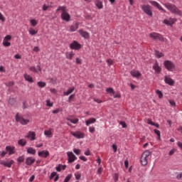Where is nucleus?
I'll return each instance as SVG.
<instances>
[{"label": "nucleus", "instance_id": "1", "mask_svg": "<svg viewBox=\"0 0 182 182\" xmlns=\"http://www.w3.org/2000/svg\"><path fill=\"white\" fill-rule=\"evenodd\" d=\"M164 6L167 9L168 11H170L172 14H175L176 15H179V16H181L182 12L176 6V5L172 4L171 3H166L164 4Z\"/></svg>", "mask_w": 182, "mask_h": 182}, {"label": "nucleus", "instance_id": "2", "mask_svg": "<svg viewBox=\"0 0 182 182\" xmlns=\"http://www.w3.org/2000/svg\"><path fill=\"white\" fill-rule=\"evenodd\" d=\"M59 11H61V19L63 21H65V22H69L70 21V14L66 11V7L65 6H59L57 9V12H59Z\"/></svg>", "mask_w": 182, "mask_h": 182}, {"label": "nucleus", "instance_id": "3", "mask_svg": "<svg viewBox=\"0 0 182 182\" xmlns=\"http://www.w3.org/2000/svg\"><path fill=\"white\" fill-rule=\"evenodd\" d=\"M149 160H150V151H146L142 154V156L141 157V165L147 166Z\"/></svg>", "mask_w": 182, "mask_h": 182}, {"label": "nucleus", "instance_id": "4", "mask_svg": "<svg viewBox=\"0 0 182 182\" xmlns=\"http://www.w3.org/2000/svg\"><path fill=\"white\" fill-rule=\"evenodd\" d=\"M141 9L146 15H148V16H153V7H151V6L149 4H144L141 6Z\"/></svg>", "mask_w": 182, "mask_h": 182}, {"label": "nucleus", "instance_id": "5", "mask_svg": "<svg viewBox=\"0 0 182 182\" xmlns=\"http://www.w3.org/2000/svg\"><path fill=\"white\" fill-rule=\"evenodd\" d=\"M164 65L166 69H167V70H169V72H174V70H176V65H174V63H173V62L170 60H166Z\"/></svg>", "mask_w": 182, "mask_h": 182}, {"label": "nucleus", "instance_id": "6", "mask_svg": "<svg viewBox=\"0 0 182 182\" xmlns=\"http://www.w3.org/2000/svg\"><path fill=\"white\" fill-rule=\"evenodd\" d=\"M16 122L21 123V124H23V126H25L29 123V120L23 119V117L19 115V113H17L16 115Z\"/></svg>", "mask_w": 182, "mask_h": 182}, {"label": "nucleus", "instance_id": "7", "mask_svg": "<svg viewBox=\"0 0 182 182\" xmlns=\"http://www.w3.org/2000/svg\"><path fill=\"white\" fill-rule=\"evenodd\" d=\"M149 36L150 38H151V39H154V41H164V38H163V36L157 33H151L149 34Z\"/></svg>", "mask_w": 182, "mask_h": 182}, {"label": "nucleus", "instance_id": "8", "mask_svg": "<svg viewBox=\"0 0 182 182\" xmlns=\"http://www.w3.org/2000/svg\"><path fill=\"white\" fill-rule=\"evenodd\" d=\"M70 134H72L73 137H75V139H85V133L80 131H76L75 132H71Z\"/></svg>", "mask_w": 182, "mask_h": 182}, {"label": "nucleus", "instance_id": "9", "mask_svg": "<svg viewBox=\"0 0 182 182\" xmlns=\"http://www.w3.org/2000/svg\"><path fill=\"white\" fill-rule=\"evenodd\" d=\"M70 48L74 50H79V49L82 48V45L78 43L77 41H74L72 43L70 44Z\"/></svg>", "mask_w": 182, "mask_h": 182}, {"label": "nucleus", "instance_id": "10", "mask_svg": "<svg viewBox=\"0 0 182 182\" xmlns=\"http://www.w3.org/2000/svg\"><path fill=\"white\" fill-rule=\"evenodd\" d=\"M67 156L68 157V163H73V161H75V160H77V157L75 156L73 152L68 151L67 153Z\"/></svg>", "mask_w": 182, "mask_h": 182}, {"label": "nucleus", "instance_id": "11", "mask_svg": "<svg viewBox=\"0 0 182 182\" xmlns=\"http://www.w3.org/2000/svg\"><path fill=\"white\" fill-rule=\"evenodd\" d=\"M149 4L152 5L153 6H155V8H157L159 11H162V12L166 13V10L161 7L160 4H159L157 1H149Z\"/></svg>", "mask_w": 182, "mask_h": 182}, {"label": "nucleus", "instance_id": "12", "mask_svg": "<svg viewBox=\"0 0 182 182\" xmlns=\"http://www.w3.org/2000/svg\"><path fill=\"white\" fill-rule=\"evenodd\" d=\"M176 21L177 19L176 18L165 19L164 20V23H165V25H167L168 26H173Z\"/></svg>", "mask_w": 182, "mask_h": 182}, {"label": "nucleus", "instance_id": "13", "mask_svg": "<svg viewBox=\"0 0 182 182\" xmlns=\"http://www.w3.org/2000/svg\"><path fill=\"white\" fill-rule=\"evenodd\" d=\"M25 137L26 139H30L31 141L36 140V134L35 132H29Z\"/></svg>", "mask_w": 182, "mask_h": 182}, {"label": "nucleus", "instance_id": "14", "mask_svg": "<svg viewBox=\"0 0 182 182\" xmlns=\"http://www.w3.org/2000/svg\"><path fill=\"white\" fill-rule=\"evenodd\" d=\"M164 82L167 83V85H169V86L174 85V80H173V79H171L170 77L165 76Z\"/></svg>", "mask_w": 182, "mask_h": 182}, {"label": "nucleus", "instance_id": "15", "mask_svg": "<svg viewBox=\"0 0 182 182\" xmlns=\"http://www.w3.org/2000/svg\"><path fill=\"white\" fill-rule=\"evenodd\" d=\"M6 151H9V156L15 154V146H7L6 147Z\"/></svg>", "mask_w": 182, "mask_h": 182}, {"label": "nucleus", "instance_id": "16", "mask_svg": "<svg viewBox=\"0 0 182 182\" xmlns=\"http://www.w3.org/2000/svg\"><path fill=\"white\" fill-rule=\"evenodd\" d=\"M130 74L133 76V77L139 78L141 76V73L139 72V70H133L131 71Z\"/></svg>", "mask_w": 182, "mask_h": 182}, {"label": "nucleus", "instance_id": "17", "mask_svg": "<svg viewBox=\"0 0 182 182\" xmlns=\"http://www.w3.org/2000/svg\"><path fill=\"white\" fill-rule=\"evenodd\" d=\"M77 29H79V23H75L70 26V32H75Z\"/></svg>", "mask_w": 182, "mask_h": 182}, {"label": "nucleus", "instance_id": "18", "mask_svg": "<svg viewBox=\"0 0 182 182\" xmlns=\"http://www.w3.org/2000/svg\"><path fill=\"white\" fill-rule=\"evenodd\" d=\"M37 68H38V70L34 66L30 67L29 70H31V72H33L34 73H38V72H42V69L41 68V65H38L37 66Z\"/></svg>", "mask_w": 182, "mask_h": 182}, {"label": "nucleus", "instance_id": "19", "mask_svg": "<svg viewBox=\"0 0 182 182\" xmlns=\"http://www.w3.org/2000/svg\"><path fill=\"white\" fill-rule=\"evenodd\" d=\"M36 159L32 158V157H28L26 159V164H27V166H32V164H33V163H35Z\"/></svg>", "mask_w": 182, "mask_h": 182}, {"label": "nucleus", "instance_id": "20", "mask_svg": "<svg viewBox=\"0 0 182 182\" xmlns=\"http://www.w3.org/2000/svg\"><path fill=\"white\" fill-rule=\"evenodd\" d=\"M39 157H43L44 159H46V157H48L49 152L48 151H42L38 152Z\"/></svg>", "mask_w": 182, "mask_h": 182}, {"label": "nucleus", "instance_id": "21", "mask_svg": "<svg viewBox=\"0 0 182 182\" xmlns=\"http://www.w3.org/2000/svg\"><path fill=\"white\" fill-rule=\"evenodd\" d=\"M78 33H80V35H81L82 38H85V39H87V38H89V33H87V31L79 30Z\"/></svg>", "mask_w": 182, "mask_h": 182}, {"label": "nucleus", "instance_id": "22", "mask_svg": "<svg viewBox=\"0 0 182 182\" xmlns=\"http://www.w3.org/2000/svg\"><path fill=\"white\" fill-rule=\"evenodd\" d=\"M23 77L26 82H28L29 83H33V78H32V76L28 74H24Z\"/></svg>", "mask_w": 182, "mask_h": 182}, {"label": "nucleus", "instance_id": "23", "mask_svg": "<svg viewBox=\"0 0 182 182\" xmlns=\"http://www.w3.org/2000/svg\"><path fill=\"white\" fill-rule=\"evenodd\" d=\"M75 92V87H70L68 90L63 92L64 96H69L71 93H73Z\"/></svg>", "mask_w": 182, "mask_h": 182}, {"label": "nucleus", "instance_id": "24", "mask_svg": "<svg viewBox=\"0 0 182 182\" xmlns=\"http://www.w3.org/2000/svg\"><path fill=\"white\" fill-rule=\"evenodd\" d=\"M75 55V53L73 51L68 52L65 53V58L67 59H70V60H72V58H73Z\"/></svg>", "mask_w": 182, "mask_h": 182}, {"label": "nucleus", "instance_id": "25", "mask_svg": "<svg viewBox=\"0 0 182 182\" xmlns=\"http://www.w3.org/2000/svg\"><path fill=\"white\" fill-rule=\"evenodd\" d=\"M93 123H96L95 118H90L88 120L85 122L86 126H89L90 124H93Z\"/></svg>", "mask_w": 182, "mask_h": 182}, {"label": "nucleus", "instance_id": "26", "mask_svg": "<svg viewBox=\"0 0 182 182\" xmlns=\"http://www.w3.org/2000/svg\"><path fill=\"white\" fill-rule=\"evenodd\" d=\"M44 134L45 136H46V137H48L49 139H50V137H53V134H52V129L44 131Z\"/></svg>", "mask_w": 182, "mask_h": 182}, {"label": "nucleus", "instance_id": "27", "mask_svg": "<svg viewBox=\"0 0 182 182\" xmlns=\"http://www.w3.org/2000/svg\"><path fill=\"white\" fill-rule=\"evenodd\" d=\"M1 164H3V166H4L5 167H9V168H10V167L12 166V164H14V161L11 160L8 162H2Z\"/></svg>", "mask_w": 182, "mask_h": 182}, {"label": "nucleus", "instance_id": "28", "mask_svg": "<svg viewBox=\"0 0 182 182\" xmlns=\"http://www.w3.org/2000/svg\"><path fill=\"white\" fill-rule=\"evenodd\" d=\"M153 69L157 73H160L161 68H160V66H159V63H155L153 66Z\"/></svg>", "mask_w": 182, "mask_h": 182}, {"label": "nucleus", "instance_id": "29", "mask_svg": "<svg viewBox=\"0 0 182 182\" xmlns=\"http://www.w3.org/2000/svg\"><path fill=\"white\" fill-rule=\"evenodd\" d=\"M27 153L28 154L35 155V154H36V150H35V149H33L32 147H29V148L27 149Z\"/></svg>", "mask_w": 182, "mask_h": 182}, {"label": "nucleus", "instance_id": "30", "mask_svg": "<svg viewBox=\"0 0 182 182\" xmlns=\"http://www.w3.org/2000/svg\"><path fill=\"white\" fill-rule=\"evenodd\" d=\"M95 5L98 9H102L103 8V3L100 1V0H97L95 1Z\"/></svg>", "mask_w": 182, "mask_h": 182}, {"label": "nucleus", "instance_id": "31", "mask_svg": "<svg viewBox=\"0 0 182 182\" xmlns=\"http://www.w3.org/2000/svg\"><path fill=\"white\" fill-rule=\"evenodd\" d=\"M18 144H19V146H22L23 147V146L26 145V140L24 139H21L18 140Z\"/></svg>", "mask_w": 182, "mask_h": 182}, {"label": "nucleus", "instance_id": "32", "mask_svg": "<svg viewBox=\"0 0 182 182\" xmlns=\"http://www.w3.org/2000/svg\"><path fill=\"white\" fill-rule=\"evenodd\" d=\"M67 120H68L73 124H76L79 122V119H77V118H75V119L68 118Z\"/></svg>", "mask_w": 182, "mask_h": 182}, {"label": "nucleus", "instance_id": "33", "mask_svg": "<svg viewBox=\"0 0 182 182\" xmlns=\"http://www.w3.org/2000/svg\"><path fill=\"white\" fill-rule=\"evenodd\" d=\"M156 95H158V97H159V99H163L164 95H163V92L161 90H156Z\"/></svg>", "mask_w": 182, "mask_h": 182}, {"label": "nucleus", "instance_id": "34", "mask_svg": "<svg viewBox=\"0 0 182 182\" xmlns=\"http://www.w3.org/2000/svg\"><path fill=\"white\" fill-rule=\"evenodd\" d=\"M37 85L39 87H45L46 86V82L40 81L37 82Z\"/></svg>", "mask_w": 182, "mask_h": 182}, {"label": "nucleus", "instance_id": "35", "mask_svg": "<svg viewBox=\"0 0 182 182\" xmlns=\"http://www.w3.org/2000/svg\"><path fill=\"white\" fill-rule=\"evenodd\" d=\"M155 55L156 56H157L159 58H163V56H164V54H163V53L160 52V51H155Z\"/></svg>", "mask_w": 182, "mask_h": 182}, {"label": "nucleus", "instance_id": "36", "mask_svg": "<svg viewBox=\"0 0 182 182\" xmlns=\"http://www.w3.org/2000/svg\"><path fill=\"white\" fill-rule=\"evenodd\" d=\"M17 161L18 163H23V161H25V157L23 156H19L18 159H17Z\"/></svg>", "mask_w": 182, "mask_h": 182}, {"label": "nucleus", "instance_id": "37", "mask_svg": "<svg viewBox=\"0 0 182 182\" xmlns=\"http://www.w3.org/2000/svg\"><path fill=\"white\" fill-rule=\"evenodd\" d=\"M30 23L32 25V26H36V25H38V21L35 19H31L30 21Z\"/></svg>", "mask_w": 182, "mask_h": 182}, {"label": "nucleus", "instance_id": "38", "mask_svg": "<svg viewBox=\"0 0 182 182\" xmlns=\"http://www.w3.org/2000/svg\"><path fill=\"white\" fill-rule=\"evenodd\" d=\"M106 92H107V93H111L112 95H114V90H113V88L112 87L107 88Z\"/></svg>", "mask_w": 182, "mask_h": 182}, {"label": "nucleus", "instance_id": "39", "mask_svg": "<svg viewBox=\"0 0 182 182\" xmlns=\"http://www.w3.org/2000/svg\"><path fill=\"white\" fill-rule=\"evenodd\" d=\"M28 32L30 35H36V33H38V31H35L33 28H30Z\"/></svg>", "mask_w": 182, "mask_h": 182}, {"label": "nucleus", "instance_id": "40", "mask_svg": "<svg viewBox=\"0 0 182 182\" xmlns=\"http://www.w3.org/2000/svg\"><path fill=\"white\" fill-rule=\"evenodd\" d=\"M154 133L156 134V136H158L159 140H160V139H161V133H160V131L158 130V129H154Z\"/></svg>", "mask_w": 182, "mask_h": 182}, {"label": "nucleus", "instance_id": "41", "mask_svg": "<svg viewBox=\"0 0 182 182\" xmlns=\"http://www.w3.org/2000/svg\"><path fill=\"white\" fill-rule=\"evenodd\" d=\"M46 106L48 107H52V106H53V103L50 102V100H46Z\"/></svg>", "mask_w": 182, "mask_h": 182}, {"label": "nucleus", "instance_id": "42", "mask_svg": "<svg viewBox=\"0 0 182 182\" xmlns=\"http://www.w3.org/2000/svg\"><path fill=\"white\" fill-rule=\"evenodd\" d=\"M80 149H73V152L77 154V156H79V154H80Z\"/></svg>", "mask_w": 182, "mask_h": 182}, {"label": "nucleus", "instance_id": "43", "mask_svg": "<svg viewBox=\"0 0 182 182\" xmlns=\"http://www.w3.org/2000/svg\"><path fill=\"white\" fill-rule=\"evenodd\" d=\"M96 131L95 127H89V132L90 133H95V132Z\"/></svg>", "mask_w": 182, "mask_h": 182}, {"label": "nucleus", "instance_id": "44", "mask_svg": "<svg viewBox=\"0 0 182 182\" xmlns=\"http://www.w3.org/2000/svg\"><path fill=\"white\" fill-rule=\"evenodd\" d=\"M3 45L4 46H11V43L9 41H6L5 40H4L3 41Z\"/></svg>", "mask_w": 182, "mask_h": 182}, {"label": "nucleus", "instance_id": "45", "mask_svg": "<svg viewBox=\"0 0 182 182\" xmlns=\"http://www.w3.org/2000/svg\"><path fill=\"white\" fill-rule=\"evenodd\" d=\"M70 178H72V175H68L65 178L64 181L69 182L70 181Z\"/></svg>", "mask_w": 182, "mask_h": 182}, {"label": "nucleus", "instance_id": "46", "mask_svg": "<svg viewBox=\"0 0 182 182\" xmlns=\"http://www.w3.org/2000/svg\"><path fill=\"white\" fill-rule=\"evenodd\" d=\"M176 178H177V180H182V172H181L176 175Z\"/></svg>", "mask_w": 182, "mask_h": 182}, {"label": "nucleus", "instance_id": "47", "mask_svg": "<svg viewBox=\"0 0 182 182\" xmlns=\"http://www.w3.org/2000/svg\"><path fill=\"white\" fill-rule=\"evenodd\" d=\"M119 124H121V126H122L123 129H126V127H127V125L126 124V122H120Z\"/></svg>", "mask_w": 182, "mask_h": 182}, {"label": "nucleus", "instance_id": "48", "mask_svg": "<svg viewBox=\"0 0 182 182\" xmlns=\"http://www.w3.org/2000/svg\"><path fill=\"white\" fill-rule=\"evenodd\" d=\"M57 171H62V164H59L57 167H55Z\"/></svg>", "mask_w": 182, "mask_h": 182}, {"label": "nucleus", "instance_id": "49", "mask_svg": "<svg viewBox=\"0 0 182 182\" xmlns=\"http://www.w3.org/2000/svg\"><path fill=\"white\" fill-rule=\"evenodd\" d=\"M0 21L2 22H5V17L2 15V13L0 12Z\"/></svg>", "mask_w": 182, "mask_h": 182}, {"label": "nucleus", "instance_id": "50", "mask_svg": "<svg viewBox=\"0 0 182 182\" xmlns=\"http://www.w3.org/2000/svg\"><path fill=\"white\" fill-rule=\"evenodd\" d=\"M12 39V37L9 35L6 36L5 38H4V41H11Z\"/></svg>", "mask_w": 182, "mask_h": 182}, {"label": "nucleus", "instance_id": "51", "mask_svg": "<svg viewBox=\"0 0 182 182\" xmlns=\"http://www.w3.org/2000/svg\"><path fill=\"white\" fill-rule=\"evenodd\" d=\"M169 105H171V106H176V102H174V100H169Z\"/></svg>", "mask_w": 182, "mask_h": 182}, {"label": "nucleus", "instance_id": "52", "mask_svg": "<svg viewBox=\"0 0 182 182\" xmlns=\"http://www.w3.org/2000/svg\"><path fill=\"white\" fill-rule=\"evenodd\" d=\"M75 176L76 180H80V177H82V175L80 173H77V174L75 173Z\"/></svg>", "mask_w": 182, "mask_h": 182}, {"label": "nucleus", "instance_id": "53", "mask_svg": "<svg viewBox=\"0 0 182 182\" xmlns=\"http://www.w3.org/2000/svg\"><path fill=\"white\" fill-rule=\"evenodd\" d=\"M93 100L95 101L96 103H102V102H103V101H102V100H100L99 98H94Z\"/></svg>", "mask_w": 182, "mask_h": 182}, {"label": "nucleus", "instance_id": "54", "mask_svg": "<svg viewBox=\"0 0 182 182\" xmlns=\"http://www.w3.org/2000/svg\"><path fill=\"white\" fill-rule=\"evenodd\" d=\"M107 63L108 64L109 66L113 65V60H112V59H108L107 60Z\"/></svg>", "mask_w": 182, "mask_h": 182}, {"label": "nucleus", "instance_id": "55", "mask_svg": "<svg viewBox=\"0 0 182 182\" xmlns=\"http://www.w3.org/2000/svg\"><path fill=\"white\" fill-rule=\"evenodd\" d=\"M80 160H82V161H87V159L83 156L79 157Z\"/></svg>", "mask_w": 182, "mask_h": 182}, {"label": "nucleus", "instance_id": "56", "mask_svg": "<svg viewBox=\"0 0 182 182\" xmlns=\"http://www.w3.org/2000/svg\"><path fill=\"white\" fill-rule=\"evenodd\" d=\"M49 9V6H46V4H44L43 6V11H48Z\"/></svg>", "mask_w": 182, "mask_h": 182}, {"label": "nucleus", "instance_id": "57", "mask_svg": "<svg viewBox=\"0 0 182 182\" xmlns=\"http://www.w3.org/2000/svg\"><path fill=\"white\" fill-rule=\"evenodd\" d=\"M148 124H151V126H154V122L151 121V119H147Z\"/></svg>", "mask_w": 182, "mask_h": 182}, {"label": "nucleus", "instance_id": "58", "mask_svg": "<svg viewBox=\"0 0 182 182\" xmlns=\"http://www.w3.org/2000/svg\"><path fill=\"white\" fill-rule=\"evenodd\" d=\"M73 97H75V94L71 95L68 97V102H69V103L71 102V100H72V99H73Z\"/></svg>", "mask_w": 182, "mask_h": 182}, {"label": "nucleus", "instance_id": "59", "mask_svg": "<svg viewBox=\"0 0 182 182\" xmlns=\"http://www.w3.org/2000/svg\"><path fill=\"white\" fill-rule=\"evenodd\" d=\"M112 149L114 150V153H116V151H117V146H116V144L112 145Z\"/></svg>", "mask_w": 182, "mask_h": 182}, {"label": "nucleus", "instance_id": "60", "mask_svg": "<svg viewBox=\"0 0 182 182\" xmlns=\"http://www.w3.org/2000/svg\"><path fill=\"white\" fill-rule=\"evenodd\" d=\"M116 97L120 98L122 97V95L117 92L116 95L114 94V98L116 99Z\"/></svg>", "mask_w": 182, "mask_h": 182}, {"label": "nucleus", "instance_id": "61", "mask_svg": "<svg viewBox=\"0 0 182 182\" xmlns=\"http://www.w3.org/2000/svg\"><path fill=\"white\" fill-rule=\"evenodd\" d=\"M15 59H21L22 56H21L19 54H16L14 55Z\"/></svg>", "mask_w": 182, "mask_h": 182}, {"label": "nucleus", "instance_id": "62", "mask_svg": "<svg viewBox=\"0 0 182 182\" xmlns=\"http://www.w3.org/2000/svg\"><path fill=\"white\" fill-rule=\"evenodd\" d=\"M55 176H56V172L51 173V174H50V178L51 179L53 178Z\"/></svg>", "mask_w": 182, "mask_h": 182}, {"label": "nucleus", "instance_id": "63", "mask_svg": "<svg viewBox=\"0 0 182 182\" xmlns=\"http://www.w3.org/2000/svg\"><path fill=\"white\" fill-rule=\"evenodd\" d=\"M176 152V150H174V149H172V150H171L170 151H169V155L170 156H173V154H174V153Z\"/></svg>", "mask_w": 182, "mask_h": 182}, {"label": "nucleus", "instance_id": "64", "mask_svg": "<svg viewBox=\"0 0 182 182\" xmlns=\"http://www.w3.org/2000/svg\"><path fill=\"white\" fill-rule=\"evenodd\" d=\"M33 52H39V47L38 46L34 47Z\"/></svg>", "mask_w": 182, "mask_h": 182}]
</instances>
